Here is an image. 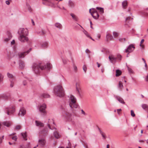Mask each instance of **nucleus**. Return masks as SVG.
<instances>
[{"instance_id": "58", "label": "nucleus", "mask_w": 148, "mask_h": 148, "mask_svg": "<svg viewBox=\"0 0 148 148\" xmlns=\"http://www.w3.org/2000/svg\"><path fill=\"white\" fill-rule=\"evenodd\" d=\"M145 80L146 82H148V73L147 76L145 78Z\"/></svg>"}, {"instance_id": "1", "label": "nucleus", "mask_w": 148, "mask_h": 148, "mask_svg": "<svg viewBox=\"0 0 148 148\" xmlns=\"http://www.w3.org/2000/svg\"><path fill=\"white\" fill-rule=\"evenodd\" d=\"M51 65L49 63H47V65L42 66L41 64L33 63L32 66L33 70L36 74L39 73L41 70L47 69H49L51 68Z\"/></svg>"}, {"instance_id": "60", "label": "nucleus", "mask_w": 148, "mask_h": 148, "mask_svg": "<svg viewBox=\"0 0 148 148\" xmlns=\"http://www.w3.org/2000/svg\"><path fill=\"white\" fill-rule=\"evenodd\" d=\"M63 62L64 64H65L66 63L67 61L66 60H63Z\"/></svg>"}, {"instance_id": "39", "label": "nucleus", "mask_w": 148, "mask_h": 148, "mask_svg": "<svg viewBox=\"0 0 148 148\" xmlns=\"http://www.w3.org/2000/svg\"><path fill=\"white\" fill-rule=\"evenodd\" d=\"M119 41L121 42H123L126 40L125 38H119Z\"/></svg>"}, {"instance_id": "15", "label": "nucleus", "mask_w": 148, "mask_h": 148, "mask_svg": "<svg viewBox=\"0 0 148 148\" xmlns=\"http://www.w3.org/2000/svg\"><path fill=\"white\" fill-rule=\"evenodd\" d=\"M19 66L21 69H24L25 66V64L24 62L21 60H19Z\"/></svg>"}, {"instance_id": "5", "label": "nucleus", "mask_w": 148, "mask_h": 148, "mask_svg": "<svg viewBox=\"0 0 148 148\" xmlns=\"http://www.w3.org/2000/svg\"><path fill=\"white\" fill-rule=\"evenodd\" d=\"M89 12L91 14V15L94 18L96 19L98 18L99 15L95 9L92 8L90 9L89 10Z\"/></svg>"}, {"instance_id": "10", "label": "nucleus", "mask_w": 148, "mask_h": 148, "mask_svg": "<svg viewBox=\"0 0 148 148\" xmlns=\"http://www.w3.org/2000/svg\"><path fill=\"white\" fill-rule=\"evenodd\" d=\"M26 36L23 35H20L19 38V40L21 42H25L26 41H27L28 40V38Z\"/></svg>"}, {"instance_id": "31", "label": "nucleus", "mask_w": 148, "mask_h": 148, "mask_svg": "<svg viewBox=\"0 0 148 148\" xmlns=\"http://www.w3.org/2000/svg\"><path fill=\"white\" fill-rule=\"evenodd\" d=\"M68 4L69 6L70 7H73L74 5L73 2L71 0H69V1Z\"/></svg>"}, {"instance_id": "19", "label": "nucleus", "mask_w": 148, "mask_h": 148, "mask_svg": "<svg viewBox=\"0 0 148 148\" xmlns=\"http://www.w3.org/2000/svg\"><path fill=\"white\" fill-rule=\"evenodd\" d=\"M63 114H65L67 116V117H68L69 119H71V118L72 116V114L70 113L69 112H66L64 111L63 112Z\"/></svg>"}, {"instance_id": "40", "label": "nucleus", "mask_w": 148, "mask_h": 148, "mask_svg": "<svg viewBox=\"0 0 148 148\" xmlns=\"http://www.w3.org/2000/svg\"><path fill=\"white\" fill-rule=\"evenodd\" d=\"M142 107L144 109L148 108V106L146 104H144L143 105Z\"/></svg>"}, {"instance_id": "18", "label": "nucleus", "mask_w": 148, "mask_h": 148, "mask_svg": "<svg viewBox=\"0 0 148 148\" xmlns=\"http://www.w3.org/2000/svg\"><path fill=\"white\" fill-rule=\"evenodd\" d=\"M36 125V126L38 127H43L44 126V124L41 123V122L37 121H35Z\"/></svg>"}, {"instance_id": "45", "label": "nucleus", "mask_w": 148, "mask_h": 148, "mask_svg": "<svg viewBox=\"0 0 148 148\" xmlns=\"http://www.w3.org/2000/svg\"><path fill=\"white\" fill-rule=\"evenodd\" d=\"M128 70L129 71V72L130 73H132L133 72V71L132 69L130 68L129 67H127Z\"/></svg>"}, {"instance_id": "21", "label": "nucleus", "mask_w": 148, "mask_h": 148, "mask_svg": "<svg viewBox=\"0 0 148 148\" xmlns=\"http://www.w3.org/2000/svg\"><path fill=\"white\" fill-rule=\"evenodd\" d=\"M2 124L7 127H9L11 125L9 121H5L2 123Z\"/></svg>"}, {"instance_id": "54", "label": "nucleus", "mask_w": 148, "mask_h": 148, "mask_svg": "<svg viewBox=\"0 0 148 148\" xmlns=\"http://www.w3.org/2000/svg\"><path fill=\"white\" fill-rule=\"evenodd\" d=\"M81 111L82 114L84 115H86V113H85V112L83 110H81Z\"/></svg>"}, {"instance_id": "4", "label": "nucleus", "mask_w": 148, "mask_h": 148, "mask_svg": "<svg viewBox=\"0 0 148 148\" xmlns=\"http://www.w3.org/2000/svg\"><path fill=\"white\" fill-rule=\"evenodd\" d=\"M69 98V105L72 112H73V107H74V96L72 95L68 96Z\"/></svg>"}, {"instance_id": "37", "label": "nucleus", "mask_w": 148, "mask_h": 148, "mask_svg": "<svg viewBox=\"0 0 148 148\" xmlns=\"http://www.w3.org/2000/svg\"><path fill=\"white\" fill-rule=\"evenodd\" d=\"M96 9L97 10H99L100 12L102 13H103L104 12L103 8H101L97 7Z\"/></svg>"}, {"instance_id": "2", "label": "nucleus", "mask_w": 148, "mask_h": 148, "mask_svg": "<svg viewBox=\"0 0 148 148\" xmlns=\"http://www.w3.org/2000/svg\"><path fill=\"white\" fill-rule=\"evenodd\" d=\"M54 92L56 96L60 97H63L64 95V89L60 85H58L55 87L54 89Z\"/></svg>"}, {"instance_id": "9", "label": "nucleus", "mask_w": 148, "mask_h": 148, "mask_svg": "<svg viewBox=\"0 0 148 148\" xmlns=\"http://www.w3.org/2000/svg\"><path fill=\"white\" fill-rule=\"evenodd\" d=\"M135 47L134 45L131 44L129 45L127 49H125V52L127 53L128 54L132 52L135 49Z\"/></svg>"}, {"instance_id": "30", "label": "nucleus", "mask_w": 148, "mask_h": 148, "mask_svg": "<svg viewBox=\"0 0 148 148\" xmlns=\"http://www.w3.org/2000/svg\"><path fill=\"white\" fill-rule=\"evenodd\" d=\"M7 75L11 80H13L14 79V77L12 74L8 73H7Z\"/></svg>"}, {"instance_id": "22", "label": "nucleus", "mask_w": 148, "mask_h": 148, "mask_svg": "<svg viewBox=\"0 0 148 148\" xmlns=\"http://www.w3.org/2000/svg\"><path fill=\"white\" fill-rule=\"evenodd\" d=\"M106 38L108 40H111L113 39V37L109 34H108L107 35Z\"/></svg>"}, {"instance_id": "16", "label": "nucleus", "mask_w": 148, "mask_h": 148, "mask_svg": "<svg viewBox=\"0 0 148 148\" xmlns=\"http://www.w3.org/2000/svg\"><path fill=\"white\" fill-rule=\"evenodd\" d=\"M38 142L39 145L42 147L44 146L46 143L45 140L44 139L39 140Z\"/></svg>"}, {"instance_id": "47", "label": "nucleus", "mask_w": 148, "mask_h": 148, "mask_svg": "<svg viewBox=\"0 0 148 148\" xmlns=\"http://www.w3.org/2000/svg\"><path fill=\"white\" fill-rule=\"evenodd\" d=\"M4 136L1 137H0V144L2 143V140L3 139Z\"/></svg>"}, {"instance_id": "13", "label": "nucleus", "mask_w": 148, "mask_h": 148, "mask_svg": "<svg viewBox=\"0 0 148 148\" xmlns=\"http://www.w3.org/2000/svg\"><path fill=\"white\" fill-rule=\"evenodd\" d=\"M109 58L111 62L113 63L115 62L116 61V58L113 55H110L109 57Z\"/></svg>"}, {"instance_id": "38", "label": "nucleus", "mask_w": 148, "mask_h": 148, "mask_svg": "<svg viewBox=\"0 0 148 148\" xmlns=\"http://www.w3.org/2000/svg\"><path fill=\"white\" fill-rule=\"evenodd\" d=\"M113 35L115 38L119 36V34L116 32H113Z\"/></svg>"}, {"instance_id": "24", "label": "nucleus", "mask_w": 148, "mask_h": 148, "mask_svg": "<svg viewBox=\"0 0 148 148\" xmlns=\"http://www.w3.org/2000/svg\"><path fill=\"white\" fill-rule=\"evenodd\" d=\"M54 136L56 138H60V135L57 132H55L54 133Z\"/></svg>"}, {"instance_id": "26", "label": "nucleus", "mask_w": 148, "mask_h": 148, "mask_svg": "<svg viewBox=\"0 0 148 148\" xmlns=\"http://www.w3.org/2000/svg\"><path fill=\"white\" fill-rule=\"evenodd\" d=\"M21 134L24 140H27V139L26 138L27 136L26 132H25V133H21Z\"/></svg>"}, {"instance_id": "25", "label": "nucleus", "mask_w": 148, "mask_h": 148, "mask_svg": "<svg viewBox=\"0 0 148 148\" xmlns=\"http://www.w3.org/2000/svg\"><path fill=\"white\" fill-rule=\"evenodd\" d=\"M119 88L120 90H122L123 88V83L121 81L119 82L118 84Z\"/></svg>"}, {"instance_id": "59", "label": "nucleus", "mask_w": 148, "mask_h": 148, "mask_svg": "<svg viewBox=\"0 0 148 148\" xmlns=\"http://www.w3.org/2000/svg\"><path fill=\"white\" fill-rule=\"evenodd\" d=\"M15 43V41L14 40H12V41L11 42V44L12 45L14 44Z\"/></svg>"}, {"instance_id": "29", "label": "nucleus", "mask_w": 148, "mask_h": 148, "mask_svg": "<svg viewBox=\"0 0 148 148\" xmlns=\"http://www.w3.org/2000/svg\"><path fill=\"white\" fill-rule=\"evenodd\" d=\"M144 41V40L143 39H142L140 41V47H141L143 49L145 47L144 45H143V43Z\"/></svg>"}, {"instance_id": "55", "label": "nucleus", "mask_w": 148, "mask_h": 148, "mask_svg": "<svg viewBox=\"0 0 148 148\" xmlns=\"http://www.w3.org/2000/svg\"><path fill=\"white\" fill-rule=\"evenodd\" d=\"M48 120H49V121H48L49 123L47 124V125L48 126V127L49 128V129L52 130V129H51V127H50V124L49 123V121L50 120V119H49Z\"/></svg>"}, {"instance_id": "64", "label": "nucleus", "mask_w": 148, "mask_h": 148, "mask_svg": "<svg viewBox=\"0 0 148 148\" xmlns=\"http://www.w3.org/2000/svg\"><path fill=\"white\" fill-rule=\"evenodd\" d=\"M26 6H27V8L28 7H30V6L29 5V4L28 3H26Z\"/></svg>"}, {"instance_id": "36", "label": "nucleus", "mask_w": 148, "mask_h": 148, "mask_svg": "<svg viewBox=\"0 0 148 148\" xmlns=\"http://www.w3.org/2000/svg\"><path fill=\"white\" fill-rule=\"evenodd\" d=\"M117 112L119 115H120L121 114L122 110L121 109H117Z\"/></svg>"}, {"instance_id": "49", "label": "nucleus", "mask_w": 148, "mask_h": 148, "mask_svg": "<svg viewBox=\"0 0 148 148\" xmlns=\"http://www.w3.org/2000/svg\"><path fill=\"white\" fill-rule=\"evenodd\" d=\"M23 84L24 86H26L27 85V82L26 80H24L23 82Z\"/></svg>"}, {"instance_id": "11", "label": "nucleus", "mask_w": 148, "mask_h": 148, "mask_svg": "<svg viewBox=\"0 0 148 148\" xmlns=\"http://www.w3.org/2000/svg\"><path fill=\"white\" fill-rule=\"evenodd\" d=\"M48 133V131L47 130V129H44L40 132L39 134H42L43 136L45 137L47 135Z\"/></svg>"}, {"instance_id": "41", "label": "nucleus", "mask_w": 148, "mask_h": 148, "mask_svg": "<svg viewBox=\"0 0 148 148\" xmlns=\"http://www.w3.org/2000/svg\"><path fill=\"white\" fill-rule=\"evenodd\" d=\"M133 19V18H131L130 16L128 17L126 19V21L127 22H128L129 21L130 19Z\"/></svg>"}, {"instance_id": "56", "label": "nucleus", "mask_w": 148, "mask_h": 148, "mask_svg": "<svg viewBox=\"0 0 148 148\" xmlns=\"http://www.w3.org/2000/svg\"><path fill=\"white\" fill-rule=\"evenodd\" d=\"M86 52L87 53H89L90 52V51L88 49H87L86 50Z\"/></svg>"}, {"instance_id": "50", "label": "nucleus", "mask_w": 148, "mask_h": 148, "mask_svg": "<svg viewBox=\"0 0 148 148\" xmlns=\"http://www.w3.org/2000/svg\"><path fill=\"white\" fill-rule=\"evenodd\" d=\"M54 5L53 3H48V5H47L51 6V7H53Z\"/></svg>"}, {"instance_id": "63", "label": "nucleus", "mask_w": 148, "mask_h": 148, "mask_svg": "<svg viewBox=\"0 0 148 148\" xmlns=\"http://www.w3.org/2000/svg\"><path fill=\"white\" fill-rule=\"evenodd\" d=\"M75 21H77L78 20V18L76 16H75Z\"/></svg>"}, {"instance_id": "35", "label": "nucleus", "mask_w": 148, "mask_h": 148, "mask_svg": "<svg viewBox=\"0 0 148 148\" xmlns=\"http://www.w3.org/2000/svg\"><path fill=\"white\" fill-rule=\"evenodd\" d=\"M76 99L75 98V108H76L79 107L78 103L76 102Z\"/></svg>"}, {"instance_id": "7", "label": "nucleus", "mask_w": 148, "mask_h": 148, "mask_svg": "<svg viewBox=\"0 0 148 148\" xmlns=\"http://www.w3.org/2000/svg\"><path fill=\"white\" fill-rule=\"evenodd\" d=\"M5 111L8 115H10L13 114L15 111V109L14 107L12 108H6L5 109Z\"/></svg>"}, {"instance_id": "44", "label": "nucleus", "mask_w": 148, "mask_h": 148, "mask_svg": "<svg viewBox=\"0 0 148 148\" xmlns=\"http://www.w3.org/2000/svg\"><path fill=\"white\" fill-rule=\"evenodd\" d=\"M21 126L19 125H16V130H19L20 129H21Z\"/></svg>"}, {"instance_id": "43", "label": "nucleus", "mask_w": 148, "mask_h": 148, "mask_svg": "<svg viewBox=\"0 0 148 148\" xmlns=\"http://www.w3.org/2000/svg\"><path fill=\"white\" fill-rule=\"evenodd\" d=\"M131 115L132 116L134 117L135 116V114L134 112L132 110L131 111Z\"/></svg>"}, {"instance_id": "46", "label": "nucleus", "mask_w": 148, "mask_h": 148, "mask_svg": "<svg viewBox=\"0 0 148 148\" xmlns=\"http://www.w3.org/2000/svg\"><path fill=\"white\" fill-rule=\"evenodd\" d=\"M12 139L14 140L15 141H16L17 139V138L16 136H14L12 137Z\"/></svg>"}, {"instance_id": "51", "label": "nucleus", "mask_w": 148, "mask_h": 148, "mask_svg": "<svg viewBox=\"0 0 148 148\" xmlns=\"http://www.w3.org/2000/svg\"><path fill=\"white\" fill-rule=\"evenodd\" d=\"M49 2H46V1H43L42 3L44 5H48V3Z\"/></svg>"}, {"instance_id": "34", "label": "nucleus", "mask_w": 148, "mask_h": 148, "mask_svg": "<svg viewBox=\"0 0 148 148\" xmlns=\"http://www.w3.org/2000/svg\"><path fill=\"white\" fill-rule=\"evenodd\" d=\"M100 134H101V135L102 136L103 138L104 139H105L106 138V135L104 133L102 132L101 130L100 131Z\"/></svg>"}, {"instance_id": "48", "label": "nucleus", "mask_w": 148, "mask_h": 148, "mask_svg": "<svg viewBox=\"0 0 148 148\" xmlns=\"http://www.w3.org/2000/svg\"><path fill=\"white\" fill-rule=\"evenodd\" d=\"M10 80L11 82V84H10V86L11 87H12L13 86V84L14 83L13 82H12L13 80H11V79H10Z\"/></svg>"}, {"instance_id": "14", "label": "nucleus", "mask_w": 148, "mask_h": 148, "mask_svg": "<svg viewBox=\"0 0 148 148\" xmlns=\"http://www.w3.org/2000/svg\"><path fill=\"white\" fill-rule=\"evenodd\" d=\"M114 97L120 103L123 104L125 103L123 99L117 95H115Z\"/></svg>"}, {"instance_id": "8", "label": "nucleus", "mask_w": 148, "mask_h": 148, "mask_svg": "<svg viewBox=\"0 0 148 148\" xmlns=\"http://www.w3.org/2000/svg\"><path fill=\"white\" fill-rule=\"evenodd\" d=\"M19 34L20 35L27 36L28 34V30L27 29L24 28H20L18 31Z\"/></svg>"}, {"instance_id": "62", "label": "nucleus", "mask_w": 148, "mask_h": 148, "mask_svg": "<svg viewBox=\"0 0 148 148\" xmlns=\"http://www.w3.org/2000/svg\"><path fill=\"white\" fill-rule=\"evenodd\" d=\"M70 15L72 16L73 19L74 18V14L73 13L70 14Z\"/></svg>"}, {"instance_id": "6", "label": "nucleus", "mask_w": 148, "mask_h": 148, "mask_svg": "<svg viewBox=\"0 0 148 148\" xmlns=\"http://www.w3.org/2000/svg\"><path fill=\"white\" fill-rule=\"evenodd\" d=\"M39 111L41 114L43 115H45L47 113L45 110L46 105L45 103L39 106Z\"/></svg>"}, {"instance_id": "57", "label": "nucleus", "mask_w": 148, "mask_h": 148, "mask_svg": "<svg viewBox=\"0 0 148 148\" xmlns=\"http://www.w3.org/2000/svg\"><path fill=\"white\" fill-rule=\"evenodd\" d=\"M3 77L2 76V75L0 73V83Z\"/></svg>"}, {"instance_id": "32", "label": "nucleus", "mask_w": 148, "mask_h": 148, "mask_svg": "<svg viewBox=\"0 0 148 148\" xmlns=\"http://www.w3.org/2000/svg\"><path fill=\"white\" fill-rule=\"evenodd\" d=\"M41 97L44 98H47L50 97V95L46 93H44L41 95Z\"/></svg>"}, {"instance_id": "27", "label": "nucleus", "mask_w": 148, "mask_h": 148, "mask_svg": "<svg viewBox=\"0 0 148 148\" xmlns=\"http://www.w3.org/2000/svg\"><path fill=\"white\" fill-rule=\"evenodd\" d=\"M55 26L56 27L58 28L59 29H61L62 28V25L61 24L59 23H57L55 24Z\"/></svg>"}, {"instance_id": "20", "label": "nucleus", "mask_w": 148, "mask_h": 148, "mask_svg": "<svg viewBox=\"0 0 148 148\" xmlns=\"http://www.w3.org/2000/svg\"><path fill=\"white\" fill-rule=\"evenodd\" d=\"M8 38H6L4 39V41L6 42L9 41L12 37V34L10 33H8Z\"/></svg>"}, {"instance_id": "3", "label": "nucleus", "mask_w": 148, "mask_h": 148, "mask_svg": "<svg viewBox=\"0 0 148 148\" xmlns=\"http://www.w3.org/2000/svg\"><path fill=\"white\" fill-rule=\"evenodd\" d=\"M82 90L80 85V82L79 81L77 82L75 85V92L76 94L79 97L81 96V93Z\"/></svg>"}, {"instance_id": "61", "label": "nucleus", "mask_w": 148, "mask_h": 148, "mask_svg": "<svg viewBox=\"0 0 148 148\" xmlns=\"http://www.w3.org/2000/svg\"><path fill=\"white\" fill-rule=\"evenodd\" d=\"M71 145L70 144V143H69L68 144V146L66 147V148H71Z\"/></svg>"}, {"instance_id": "28", "label": "nucleus", "mask_w": 148, "mask_h": 148, "mask_svg": "<svg viewBox=\"0 0 148 148\" xmlns=\"http://www.w3.org/2000/svg\"><path fill=\"white\" fill-rule=\"evenodd\" d=\"M121 74V72L119 70H117L116 71V76H119Z\"/></svg>"}, {"instance_id": "12", "label": "nucleus", "mask_w": 148, "mask_h": 148, "mask_svg": "<svg viewBox=\"0 0 148 148\" xmlns=\"http://www.w3.org/2000/svg\"><path fill=\"white\" fill-rule=\"evenodd\" d=\"M26 113V111L24 108H22L20 109L18 114L19 116H23Z\"/></svg>"}, {"instance_id": "42", "label": "nucleus", "mask_w": 148, "mask_h": 148, "mask_svg": "<svg viewBox=\"0 0 148 148\" xmlns=\"http://www.w3.org/2000/svg\"><path fill=\"white\" fill-rule=\"evenodd\" d=\"M83 69L84 71L86 72L87 70V67L85 65H84L83 67Z\"/></svg>"}, {"instance_id": "52", "label": "nucleus", "mask_w": 148, "mask_h": 148, "mask_svg": "<svg viewBox=\"0 0 148 148\" xmlns=\"http://www.w3.org/2000/svg\"><path fill=\"white\" fill-rule=\"evenodd\" d=\"M85 34L89 38H90L92 40H94L91 38V37L89 36V35L88 34V33H85Z\"/></svg>"}, {"instance_id": "23", "label": "nucleus", "mask_w": 148, "mask_h": 148, "mask_svg": "<svg viewBox=\"0 0 148 148\" xmlns=\"http://www.w3.org/2000/svg\"><path fill=\"white\" fill-rule=\"evenodd\" d=\"M122 5L124 8H126L127 5V2L126 1H124L122 3Z\"/></svg>"}, {"instance_id": "17", "label": "nucleus", "mask_w": 148, "mask_h": 148, "mask_svg": "<svg viewBox=\"0 0 148 148\" xmlns=\"http://www.w3.org/2000/svg\"><path fill=\"white\" fill-rule=\"evenodd\" d=\"M27 55L26 52H19L18 53V56L19 58H23Z\"/></svg>"}, {"instance_id": "33", "label": "nucleus", "mask_w": 148, "mask_h": 148, "mask_svg": "<svg viewBox=\"0 0 148 148\" xmlns=\"http://www.w3.org/2000/svg\"><path fill=\"white\" fill-rule=\"evenodd\" d=\"M48 43L45 42H43L42 44V47L43 48H47L48 46Z\"/></svg>"}, {"instance_id": "53", "label": "nucleus", "mask_w": 148, "mask_h": 148, "mask_svg": "<svg viewBox=\"0 0 148 148\" xmlns=\"http://www.w3.org/2000/svg\"><path fill=\"white\" fill-rule=\"evenodd\" d=\"M32 50V48H30L28 50L26 51H25L26 52V53L27 54H28Z\"/></svg>"}]
</instances>
